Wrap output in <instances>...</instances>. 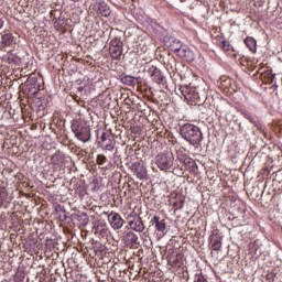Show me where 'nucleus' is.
<instances>
[{"label": "nucleus", "mask_w": 282, "mask_h": 282, "mask_svg": "<svg viewBox=\"0 0 282 282\" xmlns=\"http://www.w3.org/2000/svg\"><path fill=\"white\" fill-rule=\"evenodd\" d=\"M166 45L169 50H171V52H174V54H178L184 44H182V41L175 37H169L166 41Z\"/></svg>", "instance_id": "obj_9"}, {"label": "nucleus", "mask_w": 282, "mask_h": 282, "mask_svg": "<svg viewBox=\"0 0 282 282\" xmlns=\"http://www.w3.org/2000/svg\"><path fill=\"white\" fill-rule=\"evenodd\" d=\"M174 265H180V263H177V261H174Z\"/></svg>", "instance_id": "obj_32"}, {"label": "nucleus", "mask_w": 282, "mask_h": 282, "mask_svg": "<svg viewBox=\"0 0 282 282\" xmlns=\"http://www.w3.org/2000/svg\"><path fill=\"white\" fill-rule=\"evenodd\" d=\"M132 173L138 177V180L147 178V167L141 162H134L130 166Z\"/></svg>", "instance_id": "obj_7"}, {"label": "nucleus", "mask_w": 282, "mask_h": 282, "mask_svg": "<svg viewBox=\"0 0 282 282\" xmlns=\"http://www.w3.org/2000/svg\"><path fill=\"white\" fill-rule=\"evenodd\" d=\"M181 94L189 102H199V93H197V88L195 87L182 86Z\"/></svg>", "instance_id": "obj_4"}, {"label": "nucleus", "mask_w": 282, "mask_h": 282, "mask_svg": "<svg viewBox=\"0 0 282 282\" xmlns=\"http://www.w3.org/2000/svg\"><path fill=\"white\" fill-rule=\"evenodd\" d=\"M212 248L213 250H220L221 249V240L219 238L212 239Z\"/></svg>", "instance_id": "obj_23"}, {"label": "nucleus", "mask_w": 282, "mask_h": 282, "mask_svg": "<svg viewBox=\"0 0 282 282\" xmlns=\"http://www.w3.org/2000/svg\"><path fill=\"white\" fill-rule=\"evenodd\" d=\"M243 118H246L247 120H249V122H251V124H254V127H258V129H261V127L259 124H257V120H254V118L252 117V115L248 113V112H242Z\"/></svg>", "instance_id": "obj_22"}, {"label": "nucleus", "mask_w": 282, "mask_h": 282, "mask_svg": "<svg viewBox=\"0 0 282 282\" xmlns=\"http://www.w3.org/2000/svg\"><path fill=\"white\" fill-rule=\"evenodd\" d=\"M72 131L75 133V138L80 140V142H89V140H91V129L85 122L74 121Z\"/></svg>", "instance_id": "obj_2"}, {"label": "nucleus", "mask_w": 282, "mask_h": 282, "mask_svg": "<svg viewBox=\"0 0 282 282\" xmlns=\"http://www.w3.org/2000/svg\"><path fill=\"white\" fill-rule=\"evenodd\" d=\"M109 52L113 61H120V56H122V47H109Z\"/></svg>", "instance_id": "obj_16"}, {"label": "nucleus", "mask_w": 282, "mask_h": 282, "mask_svg": "<svg viewBox=\"0 0 282 282\" xmlns=\"http://www.w3.org/2000/svg\"><path fill=\"white\" fill-rule=\"evenodd\" d=\"M107 162V156L105 154L97 155V164L102 165Z\"/></svg>", "instance_id": "obj_25"}, {"label": "nucleus", "mask_w": 282, "mask_h": 282, "mask_svg": "<svg viewBox=\"0 0 282 282\" xmlns=\"http://www.w3.org/2000/svg\"><path fill=\"white\" fill-rule=\"evenodd\" d=\"M95 8H97V12L98 14H100V17L107 18V17H110L111 14V9L105 1L97 2Z\"/></svg>", "instance_id": "obj_11"}, {"label": "nucleus", "mask_w": 282, "mask_h": 282, "mask_svg": "<svg viewBox=\"0 0 282 282\" xmlns=\"http://www.w3.org/2000/svg\"><path fill=\"white\" fill-rule=\"evenodd\" d=\"M180 135L192 147H199L204 141L202 129L193 123H185L180 127Z\"/></svg>", "instance_id": "obj_1"}, {"label": "nucleus", "mask_w": 282, "mask_h": 282, "mask_svg": "<svg viewBox=\"0 0 282 282\" xmlns=\"http://www.w3.org/2000/svg\"><path fill=\"white\" fill-rule=\"evenodd\" d=\"M152 223L155 224V228L159 232H164V230H166V220H160L158 216H154Z\"/></svg>", "instance_id": "obj_14"}, {"label": "nucleus", "mask_w": 282, "mask_h": 282, "mask_svg": "<svg viewBox=\"0 0 282 282\" xmlns=\"http://www.w3.org/2000/svg\"><path fill=\"white\" fill-rule=\"evenodd\" d=\"M3 23H4L3 19L0 18V30H1V28H3Z\"/></svg>", "instance_id": "obj_30"}, {"label": "nucleus", "mask_w": 282, "mask_h": 282, "mask_svg": "<svg viewBox=\"0 0 282 282\" xmlns=\"http://www.w3.org/2000/svg\"><path fill=\"white\" fill-rule=\"evenodd\" d=\"M6 199H8V189H6V187H0V206H3Z\"/></svg>", "instance_id": "obj_21"}, {"label": "nucleus", "mask_w": 282, "mask_h": 282, "mask_svg": "<svg viewBox=\"0 0 282 282\" xmlns=\"http://www.w3.org/2000/svg\"><path fill=\"white\" fill-rule=\"evenodd\" d=\"M63 162V153L61 151H57L53 156H52V164H61Z\"/></svg>", "instance_id": "obj_19"}, {"label": "nucleus", "mask_w": 282, "mask_h": 282, "mask_svg": "<svg viewBox=\"0 0 282 282\" xmlns=\"http://www.w3.org/2000/svg\"><path fill=\"white\" fill-rule=\"evenodd\" d=\"M109 139H107V133L106 132H104L102 134H101V142H102V144H105V142H107Z\"/></svg>", "instance_id": "obj_29"}, {"label": "nucleus", "mask_w": 282, "mask_h": 282, "mask_svg": "<svg viewBox=\"0 0 282 282\" xmlns=\"http://www.w3.org/2000/svg\"><path fill=\"white\" fill-rule=\"evenodd\" d=\"M70 1H73V3H78V1H80V0H70Z\"/></svg>", "instance_id": "obj_31"}, {"label": "nucleus", "mask_w": 282, "mask_h": 282, "mask_svg": "<svg viewBox=\"0 0 282 282\" xmlns=\"http://www.w3.org/2000/svg\"><path fill=\"white\" fill-rule=\"evenodd\" d=\"M264 135H265V132L263 131Z\"/></svg>", "instance_id": "obj_34"}, {"label": "nucleus", "mask_w": 282, "mask_h": 282, "mask_svg": "<svg viewBox=\"0 0 282 282\" xmlns=\"http://www.w3.org/2000/svg\"><path fill=\"white\" fill-rule=\"evenodd\" d=\"M138 78L131 76V75H126L123 77H121V83H123V85H128L129 87H135V85L138 84Z\"/></svg>", "instance_id": "obj_15"}, {"label": "nucleus", "mask_w": 282, "mask_h": 282, "mask_svg": "<svg viewBox=\"0 0 282 282\" xmlns=\"http://www.w3.org/2000/svg\"><path fill=\"white\" fill-rule=\"evenodd\" d=\"M126 219L131 230H134V232H144V221L142 220V217H140L138 214L132 212L127 216Z\"/></svg>", "instance_id": "obj_3"}, {"label": "nucleus", "mask_w": 282, "mask_h": 282, "mask_svg": "<svg viewBox=\"0 0 282 282\" xmlns=\"http://www.w3.org/2000/svg\"><path fill=\"white\" fill-rule=\"evenodd\" d=\"M110 47H122V41L119 37H115L110 41Z\"/></svg>", "instance_id": "obj_24"}, {"label": "nucleus", "mask_w": 282, "mask_h": 282, "mask_svg": "<svg viewBox=\"0 0 282 282\" xmlns=\"http://www.w3.org/2000/svg\"><path fill=\"white\" fill-rule=\"evenodd\" d=\"M183 206H184V202L183 200H181L178 205H177V203H174L175 210H177V208H183Z\"/></svg>", "instance_id": "obj_28"}, {"label": "nucleus", "mask_w": 282, "mask_h": 282, "mask_svg": "<svg viewBox=\"0 0 282 282\" xmlns=\"http://www.w3.org/2000/svg\"><path fill=\"white\" fill-rule=\"evenodd\" d=\"M123 241L127 246H135L138 243V235L133 231H128L123 237Z\"/></svg>", "instance_id": "obj_13"}, {"label": "nucleus", "mask_w": 282, "mask_h": 282, "mask_svg": "<svg viewBox=\"0 0 282 282\" xmlns=\"http://www.w3.org/2000/svg\"><path fill=\"white\" fill-rule=\"evenodd\" d=\"M14 43V36L11 33H4L1 36L0 50H4L6 47H11Z\"/></svg>", "instance_id": "obj_12"}, {"label": "nucleus", "mask_w": 282, "mask_h": 282, "mask_svg": "<svg viewBox=\"0 0 282 282\" xmlns=\"http://www.w3.org/2000/svg\"><path fill=\"white\" fill-rule=\"evenodd\" d=\"M156 165L161 171H169L173 166V154L156 155Z\"/></svg>", "instance_id": "obj_5"}, {"label": "nucleus", "mask_w": 282, "mask_h": 282, "mask_svg": "<svg viewBox=\"0 0 282 282\" xmlns=\"http://www.w3.org/2000/svg\"><path fill=\"white\" fill-rule=\"evenodd\" d=\"M220 47H221V50H224L225 52H228L230 45L228 44L227 41H221V42H220Z\"/></svg>", "instance_id": "obj_27"}, {"label": "nucleus", "mask_w": 282, "mask_h": 282, "mask_svg": "<svg viewBox=\"0 0 282 282\" xmlns=\"http://www.w3.org/2000/svg\"><path fill=\"white\" fill-rule=\"evenodd\" d=\"M245 44L250 50V52H257V40H254L253 37H247L245 40Z\"/></svg>", "instance_id": "obj_17"}, {"label": "nucleus", "mask_w": 282, "mask_h": 282, "mask_svg": "<svg viewBox=\"0 0 282 282\" xmlns=\"http://www.w3.org/2000/svg\"><path fill=\"white\" fill-rule=\"evenodd\" d=\"M176 55L186 63H193V61H195V53H193L187 45H183V47L181 48V51H178V53H176Z\"/></svg>", "instance_id": "obj_8"}, {"label": "nucleus", "mask_w": 282, "mask_h": 282, "mask_svg": "<svg viewBox=\"0 0 282 282\" xmlns=\"http://www.w3.org/2000/svg\"><path fill=\"white\" fill-rule=\"evenodd\" d=\"M108 220H109L111 228H113V230H120V228H122L124 226V220L118 213L111 212L108 215Z\"/></svg>", "instance_id": "obj_6"}, {"label": "nucleus", "mask_w": 282, "mask_h": 282, "mask_svg": "<svg viewBox=\"0 0 282 282\" xmlns=\"http://www.w3.org/2000/svg\"><path fill=\"white\" fill-rule=\"evenodd\" d=\"M194 282H208V280H206V278H204L202 274H196Z\"/></svg>", "instance_id": "obj_26"}, {"label": "nucleus", "mask_w": 282, "mask_h": 282, "mask_svg": "<svg viewBox=\"0 0 282 282\" xmlns=\"http://www.w3.org/2000/svg\"><path fill=\"white\" fill-rule=\"evenodd\" d=\"M8 63H13L14 65H19L21 63V57L12 53H8Z\"/></svg>", "instance_id": "obj_20"}, {"label": "nucleus", "mask_w": 282, "mask_h": 282, "mask_svg": "<svg viewBox=\"0 0 282 282\" xmlns=\"http://www.w3.org/2000/svg\"><path fill=\"white\" fill-rule=\"evenodd\" d=\"M180 1H181V3H185L186 0H180Z\"/></svg>", "instance_id": "obj_33"}, {"label": "nucleus", "mask_w": 282, "mask_h": 282, "mask_svg": "<svg viewBox=\"0 0 282 282\" xmlns=\"http://www.w3.org/2000/svg\"><path fill=\"white\" fill-rule=\"evenodd\" d=\"M149 74L152 80H154V83H158V85H160L164 80V75H162V72L155 66H151L149 68Z\"/></svg>", "instance_id": "obj_10"}, {"label": "nucleus", "mask_w": 282, "mask_h": 282, "mask_svg": "<svg viewBox=\"0 0 282 282\" xmlns=\"http://www.w3.org/2000/svg\"><path fill=\"white\" fill-rule=\"evenodd\" d=\"M102 147L106 151H113V149H116V140L108 139L105 143H102Z\"/></svg>", "instance_id": "obj_18"}]
</instances>
